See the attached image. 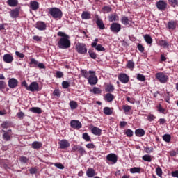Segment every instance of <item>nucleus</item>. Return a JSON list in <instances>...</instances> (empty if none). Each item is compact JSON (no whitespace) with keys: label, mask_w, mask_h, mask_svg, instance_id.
Returning a JSON list of instances; mask_svg holds the SVG:
<instances>
[{"label":"nucleus","mask_w":178,"mask_h":178,"mask_svg":"<svg viewBox=\"0 0 178 178\" xmlns=\"http://www.w3.org/2000/svg\"><path fill=\"white\" fill-rule=\"evenodd\" d=\"M155 119H156V117L153 114H149L147 116V120L149 122H152V121L155 120Z\"/></svg>","instance_id":"nucleus-49"},{"label":"nucleus","mask_w":178,"mask_h":178,"mask_svg":"<svg viewBox=\"0 0 178 178\" xmlns=\"http://www.w3.org/2000/svg\"><path fill=\"white\" fill-rule=\"evenodd\" d=\"M42 147V143L41 142L35 141L32 143V148L33 149H40Z\"/></svg>","instance_id":"nucleus-22"},{"label":"nucleus","mask_w":178,"mask_h":178,"mask_svg":"<svg viewBox=\"0 0 178 178\" xmlns=\"http://www.w3.org/2000/svg\"><path fill=\"white\" fill-rule=\"evenodd\" d=\"M36 29L40 31L45 30L47 29V25L43 22H38L36 23Z\"/></svg>","instance_id":"nucleus-19"},{"label":"nucleus","mask_w":178,"mask_h":178,"mask_svg":"<svg viewBox=\"0 0 178 178\" xmlns=\"http://www.w3.org/2000/svg\"><path fill=\"white\" fill-rule=\"evenodd\" d=\"M118 79L121 83H123L124 84H127V83H129V76L126 74H120L118 76Z\"/></svg>","instance_id":"nucleus-14"},{"label":"nucleus","mask_w":178,"mask_h":178,"mask_svg":"<svg viewBox=\"0 0 178 178\" xmlns=\"http://www.w3.org/2000/svg\"><path fill=\"white\" fill-rule=\"evenodd\" d=\"M17 115L19 119H23L24 118V113L19 111V113H17Z\"/></svg>","instance_id":"nucleus-59"},{"label":"nucleus","mask_w":178,"mask_h":178,"mask_svg":"<svg viewBox=\"0 0 178 178\" xmlns=\"http://www.w3.org/2000/svg\"><path fill=\"white\" fill-rule=\"evenodd\" d=\"M31 112H33V113H38L40 115V113H42V110L40 107H32L30 108Z\"/></svg>","instance_id":"nucleus-29"},{"label":"nucleus","mask_w":178,"mask_h":178,"mask_svg":"<svg viewBox=\"0 0 178 178\" xmlns=\"http://www.w3.org/2000/svg\"><path fill=\"white\" fill-rule=\"evenodd\" d=\"M1 127L3 129H8V127H9V122L8 121H4L2 124H1Z\"/></svg>","instance_id":"nucleus-52"},{"label":"nucleus","mask_w":178,"mask_h":178,"mask_svg":"<svg viewBox=\"0 0 178 178\" xmlns=\"http://www.w3.org/2000/svg\"><path fill=\"white\" fill-rule=\"evenodd\" d=\"M92 48H95L96 51H99L100 52H105V49L102 44H97V42H93L91 44Z\"/></svg>","instance_id":"nucleus-15"},{"label":"nucleus","mask_w":178,"mask_h":178,"mask_svg":"<svg viewBox=\"0 0 178 178\" xmlns=\"http://www.w3.org/2000/svg\"><path fill=\"white\" fill-rule=\"evenodd\" d=\"M8 5L11 7L17 6V3H19V1L17 0H8L7 1Z\"/></svg>","instance_id":"nucleus-31"},{"label":"nucleus","mask_w":178,"mask_h":178,"mask_svg":"<svg viewBox=\"0 0 178 178\" xmlns=\"http://www.w3.org/2000/svg\"><path fill=\"white\" fill-rule=\"evenodd\" d=\"M157 9L159 10H165L168 6V3L164 1L160 0L156 3Z\"/></svg>","instance_id":"nucleus-13"},{"label":"nucleus","mask_w":178,"mask_h":178,"mask_svg":"<svg viewBox=\"0 0 178 178\" xmlns=\"http://www.w3.org/2000/svg\"><path fill=\"white\" fill-rule=\"evenodd\" d=\"M137 48L140 52H144V47H143V44L138 43L137 45Z\"/></svg>","instance_id":"nucleus-57"},{"label":"nucleus","mask_w":178,"mask_h":178,"mask_svg":"<svg viewBox=\"0 0 178 178\" xmlns=\"http://www.w3.org/2000/svg\"><path fill=\"white\" fill-rule=\"evenodd\" d=\"M72 151L74 152H79V154H80L81 155H84V154H86V150L84 149V148L78 145H74L72 147Z\"/></svg>","instance_id":"nucleus-9"},{"label":"nucleus","mask_w":178,"mask_h":178,"mask_svg":"<svg viewBox=\"0 0 178 178\" xmlns=\"http://www.w3.org/2000/svg\"><path fill=\"white\" fill-rule=\"evenodd\" d=\"M127 137H133V131L131 129H127L126 131Z\"/></svg>","instance_id":"nucleus-56"},{"label":"nucleus","mask_w":178,"mask_h":178,"mask_svg":"<svg viewBox=\"0 0 178 178\" xmlns=\"http://www.w3.org/2000/svg\"><path fill=\"white\" fill-rule=\"evenodd\" d=\"M122 109L125 113H128V112H130V111H131V106L124 105L122 106Z\"/></svg>","instance_id":"nucleus-42"},{"label":"nucleus","mask_w":178,"mask_h":178,"mask_svg":"<svg viewBox=\"0 0 178 178\" xmlns=\"http://www.w3.org/2000/svg\"><path fill=\"white\" fill-rule=\"evenodd\" d=\"M57 35L61 37L58 42V48H60V49H67V48H70V36L62 31L58 32Z\"/></svg>","instance_id":"nucleus-1"},{"label":"nucleus","mask_w":178,"mask_h":178,"mask_svg":"<svg viewBox=\"0 0 178 178\" xmlns=\"http://www.w3.org/2000/svg\"><path fill=\"white\" fill-rule=\"evenodd\" d=\"M56 76L58 79H61V77H63V72L60 71H57L56 73Z\"/></svg>","instance_id":"nucleus-54"},{"label":"nucleus","mask_w":178,"mask_h":178,"mask_svg":"<svg viewBox=\"0 0 178 178\" xmlns=\"http://www.w3.org/2000/svg\"><path fill=\"white\" fill-rule=\"evenodd\" d=\"M104 115H111L113 113V111L109 107H105L104 108Z\"/></svg>","instance_id":"nucleus-33"},{"label":"nucleus","mask_w":178,"mask_h":178,"mask_svg":"<svg viewBox=\"0 0 178 178\" xmlns=\"http://www.w3.org/2000/svg\"><path fill=\"white\" fill-rule=\"evenodd\" d=\"M6 86V83L3 81H0V90L3 89Z\"/></svg>","instance_id":"nucleus-60"},{"label":"nucleus","mask_w":178,"mask_h":178,"mask_svg":"<svg viewBox=\"0 0 178 178\" xmlns=\"http://www.w3.org/2000/svg\"><path fill=\"white\" fill-rule=\"evenodd\" d=\"M70 106L71 109H72V110L76 109L78 106L77 102H76L74 101H71L70 102Z\"/></svg>","instance_id":"nucleus-39"},{"label":"nucleus","mask_w":178,"mask_h":178,"mask_svg":"<svg viewBox=\"0 0 178 178\" xmlns=\"http://www.w3.org/2000/svg\"><path fill=\"white\" fill-rule=\"evenodd\" d=\"M137 79L139 80V81H145V76L138 74L137 75Z\"/></svg>","instance_id":"nucleus-47"},{"label":"nucleus","mask_w":178,"mask_h":178,"mask_svg":"<svg viewBox=\"0 0 178 178\" xmlns=\"http://www.w3.org/2000/svg\"><path fill=\"white\" fill-rule=\"evenodd\" d=\"M76 51L78 54H87V46L83 43H78L75 46Z\"/></svg>","instance_id":"nucleus-4"},{"label":"nucleus","mask_w":178,"mask_h":178,"mask_svg":"<svg viewBox=\"0 0 178 178\" xmlns=\"http://www.w3.org/2000/svg\"><path fill=\"white\" fill-rule=\"evenodd\" d=\"M30 5L32 10H37L40 8V4L37 1H31Z\"/></svg>","instance_id":"nucleus-26"},{"label":"nucleus","mask_w":178,"mask_h":178,"mask_svg":"<svg viewBox=\"0 0 178 178\" xmlns=\"http://www.w3.org/2000/svg\"><path fill=\"white\" fill-rule=\"evenodd\" d=\"M19 84L17 79L11 78L8 80V87L10 88H16V86Z\"/></svg>","instance_id":"nucleus-12"},{"label":"nucleus","mask_w":178,"mask_h":178,"mask_svg":"<svg viewBox=\"0 0 178 178\" xmlns=\"http://www.w3.org/2000/svg\"><path fill=\"white\" fill-rule=\"evenodd\" d=\"M28 90L31 91L32 92H34V91H40V87L38 86V83L32 82L29 85V88Z\"/></svg>","instance_id":"nucleus-11"},{"label":"nucleus","mask_w":178,"mask_h":178,"mask_svg":"<svg viewBox=\"0 0 178 178\" xmlns=\"http://www.w3.org/2000/svg\"><path fill=\"white\" fill-rule=\"evenodd\" d=\"M144 40L149 45H151V44H152V38H151V35H149V34H146L144 35Z\"/></svg>","instance_id":"nucleus-30"},{"label":"nucleus","mask_w":178,"mask_h":178,"mask_svg":"<svg viewBox=\"0 0 178 178\" xmlns=\"http://www.w3.org/2000/svg\"><path fill=\"white\" fill-rule=\"evenodd\" d=\"M56 168H58V169H65V166L62 163H56L55 164Z\"/></svg>","instance_id":"nucleus-62"},{"label":"nucleus","mask_w":178,"mask_h":178,"mask_svg":"<svg viewBox=\"0 0 178 178\" xmlns=\"http://www.w3.org/2000/svg\"><path fill=\"white\" fill-rule=\"evenodd\" d=\"M172 137L169 134H165L163 136V140L165 141V143H170Z\"/></svg>","instance_id":"nucleus-36"},{"label":"nucleus","mask_w":178,"mask_h":178,"mask_svg":"<svg viewBox=\"0 0 178 178\" xmlns=\"http://www.w3.org/2000/svg\"><path fill=\"white\" fill-rule=\"evenodd\" d=\"M142 159L143 161H145L146 162H151L152 161V159H151V156L148 154L143 156Z\"/></svg>","instance_id":"nucleus-38"},{"label":"nucleus","mask_w":178,"mask_h":178,"mask_svg":"<svg viewBox=\"0 0 178 178\" xmlns=\"http://www.w3.org/2000/svg\"><path fill=\"white\" fill-rule=\"evenodd\" d=\"M168 3L172 6V8H176L178 6V0H168Z\"/></svg>","instance_id":"nucleus-35"},{"label":"nucleus","mask_w":178,"mask_h":178,"mask_svg":"<svg viewBox=\"0 0 178 178\" xmlns=\"http://www.w3.org/2000/svg\"><path fill=\"white\" fill-rule=\"evenodd\" d=\"M86 175L88 177H94V176L96 175L95 174V170L92 168H88L86 171Z\"/></svg>","instance_id":"nucleus-23"},{"label":"nucleus","mask_w":178,"mask_h":178,"mask_svg":"<svg viewBox=\"0 0 178 178\" xmlns=\"http://www.w3.org/2000/svg\"><path fill=\"white\" fill-rule=\"evenodd\" d=\"M156 173L157 175V176H159V177H162V168H161L160 167H158L157 168H156Z\"/></svg>","instance_id":"nucleus-46"},{"label":"nucleus","mask_w":178,"mask_h":178,"mask_svg":"<svg viewBox=\"0 0 178 178\" xmlns=\"http://www.w3.org/2000/svg\"><path fill=\"white\" fill-rule=\"evenodd\" d=\"M86 148L94 149V148H95V145L93 143H88L86 145Z\"/></svg>","instance_id":"nucleus-58"},{"label":"nucleus","mask_w":178,"mask_h":178,"mask_svg":"<svg viewBox=\"0 0 178 178\" xmlns=\"http://www.w3.org/2000/svg\"><path fill=\"white\" fill-rule=\"evenodd\" d=\"M135 134L137 137H143L145 134V131L143 129H138L135 131Z\"/></svg>","instance_id":"nucleus-25"},{"label":"nucleus","mask_w":178,"mask_h":178,"mask_svg":"<svg viewBox=\"0 0 178 178\" xmlns=\"http://www.w3.org/2000/svg\"><path fill=\"white\" fill-rule=\"evenodd\" d=\"M88 54L92 59H97V54L91 50L88 51Z\"/></svg>","instance_id":"nucleus-43"},{"label":"nucleus","mask_w":178,"mask_h":178,"mask_svg":"<svg viewBox=\"0 0 178 178\" xmlns=\"http://www.w3.org/2000/svg\"><path fill=\"white\" fill-rule=\"evenodd\" d=\"M156 78L163 84H165V83L168 81V79H169V77H168V76L163 72H159L156 74Z\"/></svg>","instance_id":"nucleus-5"},{"label":"nucleus","mask_w":178,"mask_h":178,"mask_svg":"<svg viewBox=\"0 0 178 178\" xmlns=\"http://www.w3.org/2000/svg\"><path fill=\"white\" fill-rule=\"evenodd\" d=\"M107 163L111 162V163H116L118 162V156L115 154H109L106 156Z\"/></svg>","instance_id":"nucleus-7"},{"label":"nucleus","mask_w":178,"mask_h":178,"mask_svg":"<svg viewBox=\"0 0 178 178\" xmlns=\"http://www.w3.org/2000/svg\"><path fill=\"white\" fill-rule=\"evenodd\" d=\"M11 131L12 130L10 129H9L8 132H6L5 130H3V133H4L3 135V138L5 140V141H9V140H10Z\"/></svg>","instance_id":"nucleus-18"},{"label":"nucleus","mask_w":178,"mask_h":178,"mask_svg":"<svg viewBox=\"0 0 178 178\" xmlns=\"http://www.w3.org/2000/svg\"><path fill=\"white\" fill-rule=\"evenodd\" d=\"M58 145L61 149H67L70 147V143L66 139H63L58 142Z\"/></svg>","instance_id":"nucleus-6"},{"label":"nucleus","mask_w":178,"mask_h":178,"mask_svg":"<svg viewBox=\"0 0 178 178\" xmlns=\"http://www.w3.org/2000/svg\"><path fill=\"white\" fill-rule=\"evenodd\" d=\"M121 22L124 26H129L131 23V18H129L126 16H122L121 18Z\"/></svg>","instance_id":"nucleus-17"},{"label":"nucleus","mask_w":178,"mask_h":178,"mask_svg":"<svg viewBox=\"0 0 178 178\" xmlns=\"http://www.w3.org/2000/svg\"><path fill=\"white\" fill-rule=\"evenodd\" d=\"M3 60L6 63H12L13 62V56L9 54H6L3 56Z\"/></svg>","instance_id":"nucleus-16"},{"label":"nucleus","mask_w":178,"mask_h":178,"mask_svg":"<svg viewBox=\"0 0 178 178\" xmlns=\"http://www.w3.org/2000/svg\"><path fill=\"white\" fill-rule=\"evenodd\" d=\"M110 29L113 33H119V31L122 30V25L118 23H113L111 25Z\"/></svg>","instance_id":"nucleus-8"},{"label":"nucleus","mask_w":178,"mask_h":178,"mask_svg":"<svg viewBox=\"0 0 178 178\" xmlns=\"http://www.w3.org/2000/svg\"><path fill=\"white\" fill-rule=\"evenodd\" d=\"M81 74L84 79H87L88 83L90 86H95L98 83V78L95 75V71H87L86 70H82L81 71Z\"/></svg>","instance_id":"nucleus-2"},{"label":"nucleus","mask_w":178,"mask_h":178,"mask_svg":"<svg viewBox=\"0 0 178 178\" xmlns=\"http://www.w3.org/2000/svg\"><path fill=\"white\" fill-rule=\"evenodd\" d=\"M104 98H105L106 101H107V102H112V101H113V99H115V96H113V95H112L111 93H107V94H106Z\"/></svg>","instance_id":"nucleus-27"},{"label":"nucleus","mask_w":178,"mask_h":178,"mask_svg":"<svg viewBox=\"0 0 178 178\" xmlns=\"http://www.w3.org/2000/svg\"><path fill=\"white\" fill-rule=\"evenodd\" d=\"M92 133L95 136H101V133H102V130H101V129H99V128H98L97 127H94L92 129Z\"/></svg>","instance_id":"nucleus-20"},{"label":"nucleus","mask_w":178,"mask_h":178,"mask_svg":"<svg viewBox=\"0 0 178 178\" xmlns=\"http://www.w3.org/2000/svg\"><path fill=\"white\" fill-rule=\"evenodd\" d=\"M130 172L131 173H140V172H141V168L134 167L130 168Z\"/></svg>","instance_id":"nucleus-34"},{"label":"nucleus","mask_w":178,"mask_h":178,"mask_svg":"<svg viewBox=\"0 0 178 178\" xmlns=\"http://www.w3.org/2000/svg\"><path fill=\"white\" fill-rule=\"evenodd\" d=\"M172 177H177L178 178V170H176V171H172Z\"/></svg>","instance_id":"nucleus-63"},{"label":"nucleus","mask_w":178,"mask_h":178,"mask_svg":"<svg viewBox=\"0 0 178 178\" xmlns=\"http://www.w3.org/2000/svg\"><path fill=\"white\" fill-rule=\"evenodd\" d=\"M106 90L108 92H112L115 90V88L112 85H108Z\"/></svg>","instance_id":"nucleus-48"},{"label":"nucleus","mask_w":178,"mask_h":178,"mask_svg":"<svg viewBox=\"0 0 178 178\" xmlns=\"http://www.w3.org/2000/svg\"><path fill=\"white\" fill-rule=\"evenodd\" d=\"M19 161L20 162H22V163H27L29 162V158L26 157V156H21L19 158Z\"/></svg>","instance_id":"nucleus-45"},{"label":"nucleus","mask_w":178,"mask_h":178,"mask_svg":"<svg viewBox=\"0 0 178 178\" xmlns=\"http://www.w3.org/2000/svg\"><path fill=\"white\" fill-rule=\"evenodd\" d=\"M83 138L86 141H91V138H90V136H88V134L87 133L83 134Z\"/></svg>","instance_id":"nucleus-50"},{"label":"nucleus","mask_w":178,"mask_h":178,"mask_svg":"<svg viewBox=\"0 0 178 178\" xmlns=\"http://www.w3.org/2000/svg\"><path fill=\"white\" fill-rule=\"evenodd\" d=\"M158 45H160V47H163V48H168L169 42H168L166 40H159L158 42Z\"/></svg>","instance_id":"nucleus-28"},{"label":"nucleus","mask_w":178,"mask_h":178,"mask_svg":"<svg viewBox=\"0 0 178 178\" xmlns=\"http://www.w3.org/2000/svg\"><path fill=\"white\" fill-rule=\"evenodd\" d=\"M103 12L104 13H109V12H112V8L109 6H104L103 8Z\"/></svg>","instance_id":"nucleus-44"},{"label":"nucleus","mask_w":178,"mask_h":178,"mask_svg":"<svg viewBox=\"0 0 178 178\" xmlns=\"http://www.w3.org/2000/svg\"><path fill=\"white\" fill-rule=\"evenodd\" d=\"M109 20H110V22H116V21L119 20V17H118V15H113L110 16Z\"/></svg>","instance_id":"nucleus-41"},{"label":"nucleus","mask_w":178,"mask_h":178,"mask_svg":"<svg viewBox=\"0 0 178 178\" xmlns=\"http://www.w3.org/2000/svg\"><path fill=\"white\" fill-rule=\"evenodd\" d=\"M15 55H17L18 56V58H24V54H23V53H20L19 51H16Z\"/></svg>","instance_id":"nucleus-64"},{"label":"nucleus","mask_w":178,"mask_h":178,"mask_svg":"<svg viewBox=\"0 0 178 178\" xmlns=\"http://www.w3.org/2000/svg\"><path fill=\"white\" fill-rule=\"evenodd\" d=\"M70 126L72 129H76V130H79V129H81V122L79 120H72L70 122Z\"/></svg>","instance_id":"nucleus-10"},{"label":"nucleus","mask_w":178,"mask_h":178,"mask_svg":"<svg viewBox=\"0 0 178 178\" xmlns=\"http://www.w3.org/2000/svg\"><path fill=\"white\" fill-rule=\"evenodd\" d=\"M168 29H170V30H175L176 29V24L175 22H168Z\"/></svg>","instance_id":"nucleus-40"},{"label":"nucleus","mask_w":178,"mask_h":178,"mask_svg":"<svg viewBox=\"0 0 178 178\" xmlns=\"http://www.w3.org/2000/svg\"><path fill=\"white\" fill-rule=\"evenodd\" d=\"M127 67H128V69H131V70H133V69H134V62L129 60L127 63Z\"/></svg>","instance_id":"nucleus-37"},{"label":"nucleus","mask_w":178,"mask_h":178,"mask_svg":"<svg viewBox=\"0 0 178 178\" xmlns=\"http://www.w3.org/2000/svg\"><path fill=\"white\" fill-rule=\"evenodd\" d=\"M70 84L69 83V82L64 81L62 83V86L63 88H68L70 87Z\"/></svg>","instance_id":"nucleus-51"},{"label":"nucleus","mask_w":178,"mask_h":178,"mask_svg":"<svg viewBox=\"0 0 178 178\" xmlns=\"http://www.w3.org/2000/svg\"><path fill=\"white\" fill-rule=\"evenodd\" d=\"M37 168H31L29 169L31 175H35V173H37Z\"/></svg>","instance_id":"nucleus-55"},{"label":"nucleus","mask_w":178,"mask_h":178,"mask_svg":"<svg viewBox=\"0 0 178 178\" xmlns=\"http://www.w3.org/2000/svg\"><path fill=\"white\" fill-rule=\"evenodd\" d=\"M10 15L13 19H15L19 16V9L15 8L10 12Z\"/></svg>","instance_id":"nucleus-24"},{"label":"nucleus","mask_w":178,"mask_h":178,"mask_svg":"<svg viewBox=\"0 0 178 178\" xmlns=\"http://www.w3.org/2000/svg\"><path fill=\"white\" fill-rule=\"evenodd\" d=\"M145 152L147 154H151V152H152V151H154V148L152 147H145Z\"/></svg>","instance_id":"nucleus-53"},{"label":"nucleus","mask_w":178,"mask_h":178,"mask_svg":"<svg viewBox=\"0 0 178 178\" xmlns=\"http://www.w3.org/2000/svg\"><path fill=\"white\" fill-rule=\"evenodd\" d=\"M49 13L54 19H60V17H62V11L57 8H50L49 10Z\"/></svg>","instance_id":"nucleus-3"},{"label":"nucleus","mask_w":178,"mask_h":178,"mask_svg":"<svg viewBox=\"0 0 178 178\" xmlns=\"http://www.w3.org/2000/svg\"><path fill=\"white\" fill-rule=\"evenodd\" d=\"M92 91L94 94H101V90L98 88H94Z\"/></svg>","instance_id":"nucleus-61"},{"label":"nucleus","mask_w":178,"mask_h":178,"mask_svg":"<svg viewBox=\"0 0 178 178\" xmlns=\"http://www.w3.org/2000/svg\"><path fill=\"white\" fill-rule=\"evenodd\" d=\"M81 17L84 20H87V19L91 18V14H90V13H88L87 11H84V12H83V13L81 15Z\"/></svg>","instance_id":"nucleus-32"},{"label":"nucleus","mask_w":178,"mask_h":178,"mask_svg":"<svg viewBox=\"0 0 178 178\" xmlns=\"http://www.w3.org/2000/svg\"><path fill=\"white\" fill-rule=\"evenodd\" d=\"M96 24L100 29V30H104L105 29V25H104V22L102 19L98 18L96 21Z\"/></svg>","instance_id":"nucleus-21"}]
</instances>
